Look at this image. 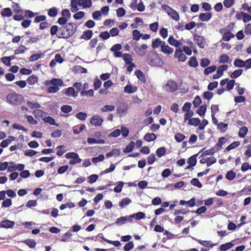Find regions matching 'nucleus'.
Masks as SVG:
<instances>
[{"instance_id": "nucleus-1", "label": "nucleus", "mask_w": 251, "mask_h": 251, "mask_svg": "<svg viewBox=\"0 0 251 251\" xmlns=\"http://www.w3.org/2000/svg\"><path fill=\"white\" fill-rule=\"evenodd\" d=\"M77 26L76 25L70 23L59 28L57 37L58 38H68L76 32Z\"/></svg>"}, {"instance_id": "nucleus-2", "label": "nucleus", "mask_w": 251, "mask_h": 251, "mask_svg": "<svg viewBox=\"0 0 251 251\" xmlns=\"http://www.w3.org/2000/svg\"><path fill=\"white\" fill-rule=\"evenodd\" d=\"M147 62L148 64L152 66H161L163 64L158 54L154 52L147 55Z\"/></svg>"}, {"instance_id": "nucleus-3", "label": "nucleus", "mask_w": 251, "mask_h": 251, "mask_svg": "<svg viewBox=\"0 0 251 251\" xmlns=\"http://www.w3.org/2000/svg\"><path fill=\"white\" fill-rule=\"evenodd\" d=\"M6 98L9 103L14 105L20 104L24 101V98L22 95L15 92L8 94Z\"/></svg>"}, {"instance_id": "nucleus-4", "label": "nucleus", "mask_w": 251, "mask_h": 251, "mask_svg": "<svg viewBox=\"0 0 251 251\" xmlns=\"http://www.w3.org/2000/svg\"><path fill=\"white\" fill-rule=\"evenodd\" d=\"M178 89V85L175 81L170 80L163 86V89L165 92L173 93Z\"/></svg>"}, {"instance_id": "nucleus-5", "label": "nucleus", "mask_w": 251, "mask_h": 251, "mask_svg": "<svg viewBox=\"0 0 251 251\" xmlns=\"http://www.w3.org/2000/svg\"><path fill=\"white\" fill-rule=\"evenodd\" d=\"M66 157L67 158L73 159V160H71L69 161V164L71 165H75L81 161V159L79 158L78 155L75 152H69L67 153L66 154Z\"/></svg>"}, {"instance_id": "nucleus-6", "label": "nucleus", "mask_w": 251, "mask_h": 251, "mask_svg": "<svg viewBox=\"0 0 251 251\" xmlns=\"http://www.w3.org/2000/svg\"><path fill=\"white\" fill-rule=\"evenodd\" d=\"M194 40L200 48L203 49L204 47L205 39L203 36L196 34L194 35Z\"/></svg>"}, {"instance_id": "nucleus-7", "label": "nucleus", "mask_w": 251, "mask_h": 251, "mask_svg": "<svg viewBox=\"0 0 251 251\" xmlns=\"http://www.w3.org/2000/svg\"><path fill=\"white\" fill-rule=\"evenodd\" d=\"M45 84L46 86H57V87L62 85L63 81L61 79L59 78H53L51 80H47L45 82Z\"/></svg>"}, {"instance_id": "nucleus-8", "label": "nucleus", "mask_w": 251, "mask_h": 251, "mask_svg": "<svg viewBox=\"0 0 251 251\" xmlns=\"http://www.w3.org/2000/svg\"><path fill=\"white\" fill-rule=\"evenodd\" d=\"M103 122V119L98 115H95L92 117L90 120L91 125L98 126H100Z\"/></svg>"}, {"instance_id": "nucleus-9", "label": "nucleus", "mask_w": 251, "mask_h": 251, "mask_svg": "<svg viewBox=\"0 0 251 251\" xmlns=\"http://www.w3.org/2000/svg\"><path fill=\"white\" fill-rule=\"evenodd\" d=\"M175 56L178 58L179 61L184 62L186 59V55L183 53L181 49H176L175 51Z\"/></svg>"}, {"instance_id": "nucleus-10", "label": "nucleus", "mask_w": 251, "mask_h": 251, "mask_svg": "<svg viewBox=\"0 0 251 251\" xmlns=\"http://www.w3.org/2000/svg\"><path fill=\"white\" fill-rule=\"evenodd\" d=\"M212 17L211 13H202L199 15V19L202 22H207L209 21Z\"/></svg>"}, {"instance_id": "nucleus-11", "label": "nucleus", "mask_w": 251, "mask_h": 251, "mask_svg": "<svg viewBox=\"0 0 251 251\" xmlns=\"http://www.w3.org/2000/svg\"><path fill=\"white\" fill-rule=\"evenodd\" d=\"M77 92H75L73 87L68 88L65 91V95L68 97L76 98L77 96Z\"/></svg>"}, {"instance_id": "nucleus-12", "label": "nucleus", "mask_w": 251, "mask_h": 251, "mask_svg": "<svg viewBox=\"0 0 251 251\" xmlns=\"http://www.w3.org/2000/svg\"><path fill=\"white\" fill-rule=\"evenodd\" d=\"M161 50L164 53L168 55L172 54L174 51L173 48L170 47L168 45H166L165 44L162 45Z\"/></svg>"}, {"instance_id": "nucleus-13", "label": "nucleus", "mask_w": 251, "mask_h": 251, "mask_svg": "<svg viewBox=\"0 0 251 251\" xmlns=\"http://www.w3.org/2000/svg\"><path fill=\"white\" fill-rule=\"evenodd\" d=\"M15 225V223L13 221L9 220L3 221L0 224V226L3 228H11Z\"/></svg>"}, {"instance_id": "nucleus-14", "label": "nucleus", "mask_w": 251, "mask_h": 251, "mask_svg": "<svg viewBox=\"0 0 251 251\" xmlns=\"http://www.w3.org/2000/svg\"><path fill=\"white\" fill-rule=\"evenodd\" d=\"M93 34V31L91 30L85 31L81 36L80 39H84L85 40H88L92 38Z\"/></svg>"}, {"instance_id": "nucleus-15", "label": "nucleus", "mask_w": 251, "mask_h": 251, "mask_svg": "<svg viewBox=\"0 0 251 251\" xmlns=\"http://www.w3.org/2000/svg\"><path fill=\"white\" fill-rule=\"evenodd\" d=\"M79 2L83 8H90L92 5V0H79Z\"/></svg>"}, {"instance_id": "nucleus-16", "label": "nucleus", "mask_w": 251, "mask_h": 251, "mask_svg": "<svg viewBox=\"0 0 251 251\" xmlns=\"http://www.w3.org/2000/svg\"><path fill=\"white\" fill-rule=\"evenodd\" d=\"M168 41L171 45L176 47H178L182 45L181 43L175 39L173 36L169 37Z\"/></svg>"}, {"instance_id": "nucleus-17", "label": "nucleus", "mask_w": 251, "mask_h": 251, "mask_svg": "<svg viewBox=\"0 0 251 251\" xmlns=\"http://www.w3.org/2000/svg\"><path fill=\"white\" fill-rule=\"evenodd\" d=\"M192 238L193 239L197 241L202 246L206 247H213L217 245V244H210L211 242L210 241H203V240L196 239L194 237H193Z\"/></svg>"}, {"instance_id": "nucleus-18", "label": "nucleus", "mask_w": 251, "mask_h": 251, "mask_svg": "<svg viewBox=\"0 0 251 251\" xmlns=\"http://www.w3.org/2000/svg\"><path fill=\"white\" fill-rule=\"evenodd\" d=\"M137 90V87L129 84L126 85L124 88V92L128 94L133 93L136 92Z\"/></svg>"}, {"instance_id": "nucleus-19", "label": "nucleus", "mask_w": 251, "mask_h": 251, "mask_svg": "<svg viewBox=\"0 0 251 251\" xmlns=\"http://www.w3.org/2000/svg\"><path fill=\"white\" fill-rule=\"evenodd\" d=\"M144 139L147 142H151L156 139V136L153 133H148L145 134Z\"/></svg>"}, {"instance_id": "nucleus-20", "label": "nucleus", "mask_w": 251, "mask_h": 251, "mask_svg": "<svg viewBox=\"0 0 251 251\" xmlns=\"http://www.w3.org/2000/svg\"><path fill=\"white\" fill-rule=\"evenodd\" d=\"M164 44H165L164 41H161L159 38H157L152 42V47L153 49H156L160 46L161 47L162 45Z\"/></svg>"}, {"instance_id": "nucleus-21", "label": "nucleus", "mask_w": 251, "mask_h": 251, "mask_svg": "<svg viewBox=\"0 0 251 251\" xmlns=\"http://www.w3.org/2000/svg\"><path fill=\"white\" fill-rule=\"evenodd\" d=\"M1 15L3 17H9L12 16V12L10 8H5L1 11Z\"/></svg>"}, {"instance_id": "nucleus-22", "label": "nucleus", "mask_w": 251, "mask_h": 251, "mask_svg": "<svg viewBox=\"0 0 251 251\" xmlns=\"http://www.w3.org/2000/svg\"><path fill=\"white\" fill-rule=\"evenodd\" d=\"M135 74L140 81L143 82H145L146 81L145 75L141 71L137 70L135 72Z\"/></svg>"}, {"instance_id": "nucleus-23", "label": "nucleus", "mask_w": 251, "mask_h": 251, "mask_svg": "<svg viewBox=\"0 0 251 251\" xmlns=\"http://www.w3.org/2000/svg\"><path fill=\"white\" fill-rule=\"evenodd\" d=\"M121 151L120 150L117 149H114L112 150L110 152H109L106 153V156L107 157H110L113 155L114 156H118L120 155Z\"/></svg>"}, {"instance_id": "nucleus-24", "label": "nucleus", "mask_w": 251, "mask_h": 251, "mask_svg": "<svg viewBox=\"0 0 251 251\" xmlns=\"http://www.w3.org/2000/svg\"><path fill=\"white\" fill-rule=\"evenodd\" d=\"M234 37V35L230 31H228L224 33L222 37V40L225 41H228L230 40L231 38H232Z\"/></svg>"}, {"instance_id": "nucleus-25", "label": "nucleus", "mask_w": 251, "mask_h": 251, "mask_svg": "<svg viewBox=\"0 0 251 251\" xmlns=\"http://www.w3.org/2000/svg\"><path fill=\"white\" fill-rule=\"evenodd\" d=\"M234 245L231 242L222 244L220 246V251H226V250L231 248Z\"/></svg>"}, {"instance_id": "nucleus-26", "label": "nucleus", "mask_w": 251, "mask_h": 251, "mask_svg": "<svg viewBox=\"0 0 251 251\" xmlns=\"http://www.w3.org/2000/svg\"><path fill=\"white\" fill-rule=\"evenodd\" d=\"M38 81V77L37 76L35 75H32L29 76L27 79V82L30 85H33L35 83H36Z\"/></svg>"}, {"instance_id": "nucleus-27", "label": "nucleus", "mask_w": 251, "mask_h": 251, "mask_svg": "<svg viewBox=\"0 0 251 251\" xmlns=\"http://www.w3.org/2000/svg\"><path fill=\"white\" fill-rule=\"evenodd\" d=\"M248 129L246 126H243L240 128L238 135L241 138H244L247 134Z\"/></svg>"}, {"instance_id": "nucleus-28", "label": "nucleus", "mask_w": 251, "mask_h": 251, "mask_svg": "<svg viewBox=\"0 0 251 251\" xmlns=\"http://www.w3.org/2000/svg\"><path fill=\"white\" fill-rule=\"evenodd\" d=\"M43 120L44 121V122L45 123H49V124H50L51 125L58 126V124H55V120L53 118H52L50 116H48V117L44 118L43 119Z\"/></svg>"}, {"instance_id": "nucleus-29", "label": "nucleus", "mask_w": 251, "mask_h": 251, "mask_svg": "<svg viewBox=\"0 0 251 251\" xmlns=\"http://www.w3.org/2000/svg\"><path fill=\"white\" fill-rule=\"evenodd\" d=\"M168 15L170 16L173 20L176 21H178L179 20V16L178 14L174 9H173L171 12L169 13Z\"/></svg>"}, {"instance_id": "nucleus-30", "label": "nucleus", "mask_w": 251, "mask_h": 251, "mask_svg": "<svg viewBox=\"0 0 251 251\" xmlns=\"http://www.w3.org/2000/svg\"><path fill=\"white\" fill-rule=\"evenodd\" d=\"M207 106L205 104L202 105L197 110V113L200 116H202L204 115L206 112Z\"/></svg>"}, {"instance_id": "nucleus-31", "label": "nucleus", "mask_w": 251, "mask_h": 251, "mask_svg": "<svg viewBox=\"0 0 251 251\" xmlns=\"http://www.w3.org/2000/svg\"><path fill=\"white\" fill-rule=\"evenodd\" d=\"M216 66L215 65H212L210 67H207L204 69V73L205 75H208L211 73L214 72L216 70Z\"/></svg>"}, {"instance_id": "nucleus-32", "label": "nucleus", "mask_w": 251, "mask_h": 251, "mask_svg": "<svg viewBox=\"0 0 251 251\" xmlns=\"http://www.w3.org/2000/svg\"><path fill=\"white\" fill-rule=\"evenodd\" d=\"M201 120L199 118H190L189 120V124L190 125L197 126L200 124Z\"/></svg>"}, {"instance_id": "nucleus-33", "label": "nucleus", "mask_w": 251, "mask_h": 251, "mask_svg": "<svg viewBox=\"0 0 251 251\" xmlns=\"http://www.w3.org/2000/svg\"><path fill=\"white\" fill-rule=\"evenodd\" d=\"M134 147V143L133 142H131L126 146L123 151L125 153L130 152L133 150Z\"/></svg>"}, {"instance_id": "nucleus-34", "label": "nucleus", "mask_w": 251, "mask_h": 251, "mask_svg": "<svg viewBox=\"0 0 251 251\" xmlns=\"http://www.w3.org/2000/svg\"><path fill=\"white\" fill-rule=\"evenodd\" d=\"M217 128L221 131L224 132H225L227 128V124L224 123L223 122H220L218 124Z\"/></svg>"}, {"instance_id": "nucleus-35", "label": "nucleus", "mask_w": 251, "mask_h": 251, "mask_svg": "<svg viewBox=\"0 0 251 251\" xmlns=\"http://www.w3.org/2000/svg\"><path fill=\"white\" fill-rule=\"evenodd\" d=\"M186 136L181 133L178 132L175 136V140L178 142H181L185 138Z\"/></svg>"}, {"instance_id": "nucleus-36", "label": "nucleus", "mask_w": 251, "mask_h": 251, "mask_svg": "<svg viewBox=\"0 0 251 251\" xmlns=\"http://www.w3.org/2000/svg\"><path fill=\"white\" fill-rule=\"evenodd\" d=\"M235 176L236 173L233 171L231 170L226 173V177L227 180L231 181L235 178Z\"/></svg>"}, {"instance_id": "nucleus-37", "label": "nucleus", "mask_w": 251, "mask_h": 251, "mask_svg": "<svg viewBox=\"0 0 251 251\" xmlns=\"http://www.w3.org/2000/svg\"><path fill=\"white\" fill-rule=\"evenodd\" d=\"M166 148L165 147H160L158 148L156 151V154L158 157H161L166 153Z\"/></svg>"}, {"instance_id": "nucleus-38", "label": "nucleus", "mask_w": 251, "mask_h": 251, "mask_svg": "<svg viewBox=\"0 0 251 251\" xmlns=\"http://www.w3.org/2000/svg\"><path fill=\"white\" fill-rule=\"evenodd\" d=\"M133 39L138 41L140 39L142 34L138 30H134L132 31Z\"/></svg>"}, {"instance_id": "nucleus-39", "label": "nucleus", "mask_w": 251, "mask_h": 251, "mask_svg": "<svg viewBox=\"0 0 251 251\" xmlns=\"http://www.w3.org/2000/svg\"><path fill=\"white\" fill-rule=\"evenodd\" d=\"M24 242L30 248H34L36 245V242L33 240L27 239L25 240Z\"/></svg>"}, {"instance_id": "nucleus-40", "label": "nucleus", "mask_w": 251, "mask_h": 251, "mask_svg": "<svg viewBox=\"0 0 251 251\" xmlns=\"http://www.w3.org/2000/svg\"><path fill=\"white\" fill-rule=\"evenodd\" d=\"M115 107L113 105H105L101 108V111L103 112H110L114 110Z\"/></svg>"}, {"instance_id": "nucleus-41", "label": "nucleus", "mask_w": 251, "mask_h": 251, "mask_svg": "<svg viewBox=\"0 0 251 251\" xmlns=\"http://www.w3.org/2000/svg\"><path fill=\"white\" fill-rule=\"evenodd\" d=\"M131 202V201L128 198L123 199L119 203V206L123 207Z\"/></svg>"}, {"instance_id": "nucleus-42", "label": "nucleus", "mask_w": 251, "mask_h": 251, "mask_svg": "<svg viewBox=\"0 0 251 251\" xmlns=\"http://www.w3.org/2000/svg\"><path fill=\"white\" fill-rule=\"evenodd\" d=\"M188 64L191 67H197L198 66V62L196 58L194 56L192 57L189 61Z\"/></svg>"}, {"instance_id": "nucleus-43", "label": "nucleus", "mask_w": 251, "mask_h": 251, "mask_svg": "<svg viewBox=\"0 0 251 251\" xmlns=\"http://www.w3.org/2000/svg\"><path fill=\"white\" fill-rule=\"evenodd\" d=\"M243 73V70L241 69L236 70L234 71L230 75V77L232 78H236L241 75Z\"/></svg>"}, {"instance_id": "nucleus-44", "label": "nucleus", "mask_w": 251, "mask_h": 251, "mask_svg": "<svg viewBox=\"0 0 251 251\" xmlns=\"http://www.w3.org/2000/svg\"><path fill=\"white\" fill-rule=\"evenodd\" d=\"M234 65L236 67L242 68L245 67V62L243 60L240 59H236L234 62Z\"/></svg>"}, {"instance_id": "nucleus-45", "label": "nucleus", "mask_w": 251, "mask_h": 251, "mask_svg": "<svg viewBox=\"0 0 251 251\" xmlns=\"http://www.w3.org/2000/svg\"><path fill=\"white\" fill-rule=\"evenodd\" d=\"M229 57L227 55L223 54L220 56L219 62L220 63L224 64V63L228 62L229 61Z\"/></svg>"}, {"instance_id": "nucleus-46", "label": "nucleus", "mask_w": 251, "mask_h": 251, "mask_svg": "<svg viewBox=\"0 0 251 251\" xmlns=\"http://www.w3.org/2000/svg\"><path fill=\"white\" fill-rule=\"evenodd\" d=\"M27 50V48L23 45L19 46V48L15 50V54H19L20 53H23L25 50Z\"/></svg>"}, {"instance_id": "nucleus-47", "label": "nucleus", "mask_w": 251, "mask_h": 251, "mask_svg": "<svg viewBox=\"0 0 251 251\" xmlns=\"http://www.w3.org/2000/svg\"><path fill=\"white\" fill-rule=\"evenodd\" d=\"M227 68L228 66L226 65H221L218 67L217 73L222 76L223 75V72L226 71Z\"/></svg>"}, {"instance_id": "nucleus-48", "label": "nucleus", "mask_w": 251, "mask_h": 251, "mask_svg": "<svg viewBox=\"0 0 251 251\" xmlns=\"http://www.w3.org/2000/svg\"><path fill=\"white\" fill-rule=\"evenodd\" d=\"M123 59L125 62V63L126 64H129L130 63H132L131 62L132 60V58L131 57V56L128 54V53H126V54H124V55H123Z\"/></svg>"}, {"instance_id": "nucleus-49", "label": "nucleus", "mask_w": 251, "mask_h": 251, "mask_svg": "<svg viewBox=\"0 0 251 251\" xmlns=\"http://www.w3.org/2000/svg\"><path fill=\"white\" fill-rule=\"evenodd\" d=\"M240 145V143L238 141H235L230 144L226 149L227 151H229L231 150L235 149L238 147Z\"/></svg>"}, {"instance_id": "nucleus-50", "label": "nucleus", "mask_w": 251, "mask_h": 251, "mask_svg": "<svg viewBox=\"0 0 251 251\" xmlns=\"http://www.w3.org/2000/svg\"><path fill=\"white\" fill-rule=\"evenodd\" d=\"M27 105L31 109L39 108L41 107V105L38 102H32L29 101L27 102Z\"/></svg>"}, {"instance_id": "nucleus-51", "label": "nucleus", "mask_w": 251, "mask_h": 251, "mask_svg": "<svg viewBox=\"0 0 251 251\" xmlns=\"http://www.w3.org/2000/svg\"><path fill=\"white\" fill-rule=\"evenodd\" d=\"M57 9L56 7H52L49 9L48 11V15L51 17H53L57 15Z\"/></svg>"}, {"instance_id": "nucleus-52", "label": "nucleus", "mask_w": 251, "mask_h": 251, "mask_svg": "<svg viewBox=\"0 0 251 251\" xmlns=\"http://www.w3.org/2000/svg\"><path fill=\"white\" fill-rule=\"evenodd\" d=\"M61 110L65 113H68L72 110V107L69 105H64L61 107Z\"/></svg>"}, {"instance_id": "nucleus-53", "label": "nucleus", "mask_w": 251, "mask_h": 251, "mask_svg": "<svg viewBox=\"0 0 251 251\" xmlns=\"http://www.w3.org/2000/svg\"><path fill=\"white\" fill-rule=\"evenodd\" d=\"M47 92L49 93H55L58 91L59 88L57 86H51L47 88Z\"/></svg>"}, {"instance_id": "nucleus-54", "label": "nucleus", "mask_w": 251, "mask_h": 251, "mask_svg": "<svg viewBox=\"0 0 251 251\" xmlns=\"http://www.w3.org/2000/svg\"><path fill=\"white\" fill-rule=\"evenodd\" d=\"M104 159V156L103 154H100L97 157H93L92 161L94 163L102 161Z\"/></svg>"}, {"instance_id": "nucleus-55", "label": "nucleus", "mask_w": 251, "mask_h": 251, "mask_svg": "<svg viewBox=\"0 0 251 251\" xmlns=\"http://www.w3.org/2000/svg\"><path fill=\"white\" fill-rule=\"evenodd\" d=\"M134 247L133 242L131 241L126 243L124 246V250L125 251H129Z\"/></svg>"}, {"instance_id": "nucleus-56", "label": "nucleus", "mask_w": 251, "mask_h": 251, "mask_svg": "<svg viewBox=\"0 0 251 251\" xmlns=\"http://www.w3.org/2000/svg\"><path fill=\"white\" fill-rule=\"evenodd\" d=\"M191 183L194 186L198 187V188H201L202 185L200 182L198 178H193L191 181Z\"/></svg>"}, {"instance_id": "nucleus-57", "label": "nucleus", "mask_w": 251, "mask_h": 251, "mask_svg": "<svg viewBox=\"0 0 251 251\" xmlns=\"http://www.w3.org/2000/svg\"><path fill=\"white\" fill-rule=\"evenodd\" d=\"M80 94L82 96H89V97H92L94 96V91L92 89L88 91H83L81 92Z\"/></svg>"}, {"instance_id": "nucleus-58", "label": "nucleus", "mask_w": 251, "mask_h": 251, "mask_svg": "<svg viewBox=\"0 0 251 251\" xmlns=\"http://www.w3.org/2000/svg\"><path fill=\"white\" fill-rule=\"evenodd\" d=\"M72 236V233L70 231L67 232L63 235V238L61 239L62 242H66L68 240L70 239Z\"/></svg>"}, {"instance_id": "nucleus-59", "label": "nucleus", "mask_w": 251, "mask_h": 251, "mask_svg": "<svg viewBox=\"0 0 251 251\" xmlns=\"http://www.w3.org/2000/svg\"><path fill=\"white\" fill-rule=\"evenodd\" d=\"M187 163L191 166H194L197 163L196 157L193 155L189 158Z\"/></svg>"}, {"instance_id": "nucleus-60", "label": "nucleus", "mask_w": 251, "mask_h": 251, "mask_svg": "<svg viewBox=\"0 0 251 251\" xmlns=\"http://www.w3.org/2000/svg\"><path fill=\"white\" fill-rule=\"evenodd\" d=\"M127 219L125 217H121L119 218H118L116 220V224L117 225L121 226L126 223V222Z\"/></svg>"}, {"instance_id": "nucleus-61", "label": "nucleus", "mask_w": 251, "mask_h": 251, "mask_svg": "<svg viewBox=\"0 0 251 251\" xmlns=\"http://www.w3.org/2000/svg\"><path fill=\"white\" fill-rule=\"evenodd\" d=\"M12 204V201L10 199H6L4 200L2 203V207H9Z\"/></svg>"}, {"instance_id": "nucleus-62", "label": "nucleus", "mask_w": 251, "mask_h": 251, "mask_svg": "<svg viewBox=\"0 0 251 251\" xmlns=\"http://www.w3.org/2000/svg\"><path fill=\"white\" fill-rule=\"evenodd\" d=\"M201 98L199 96H197L194 99L193 101V104H194L195 107H197L201 103Z\"/></svg>"}, {"instance_id": "nucleus-63", "label": "nucleus", "mask_w": 251, "mask_h": 251, "mask_svg": "<svg viewBox=\"0 0 251 251\" xmlns=\"http://www.w3.org/2000/svg\"><path fill=\"white\" fill-rule=\"evenodd\" d=\"M101 85V81L98 78H96L94 80V87L95 90L98 89Z\"/></svg>"}, {"instance_id": "nucleus-64", "label": "nucleus", "mask_w": 251, "mask_h": 251, "mask_svg": "<svg viewBox=\"0 0 251 251\" xmlns=\"http://www.w3.org/2000/svg\"><path fill=\"white\" fill-rule=\"evenodd\" d=\"M124 182H120L114 188V190L116 193H120L122 191Z\"/></svg>"}]
</instances>
